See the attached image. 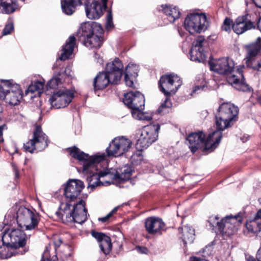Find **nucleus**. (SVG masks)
Returning <instances> with one entry per match:
<instances>
[{"instance_id":"1","label":"nucleus","mask_w":261,"mask_h":261,"mask_svg":"<svg viewBox=\"0 0 261 261\" xmlns=\"http://www.w3.org/2000/svg\"><path fill=\"white\" fill-rule=\"evenodd\" d=\"M70 155L77 160L82 165V172L88 182V188L94 189L95 187L102 185L100 178L106 177L109 180H106L110 184L114 180L123 182L129 180L131 177L133 170L128 165H125L119 171L112 168L101 170V164L105 162V153L90 156L73 146L69 148Z\"/></svg>"},{"instance_id":"2","label":"nucleus","mask_w":261,"mask_h":261,"mask_svg":"<svg viewBox=\"0 0 261 261\" xmlns=\"http://www.w3.org/2000/svg\"><path fill=\"white\" fill-rule=\"evenodd\" d=\"M85 187L83 181L78 179L69 180L64 189L66 203L63 209L56 212L57 217L65 224H82L87 219L85 202L79 196Z\"/></svg>"},{"instance_id":"3","label":"nucleus","mask_w":261,"mask_h":261,"mask_svg":"<svg viewBox=\"0 0 261 261\" xmlns=\"http://www.w3.org/2000/svg\"><path fill=\"white\" fill-rule=\"evenodd\" d=\"M209 64L211 70L226 75L228 83L238 90L250 91L249 86L245 82L242 71L239 69L234 70V63L232 60L223 58L212 61Z\"/></svg>"},{"instance_id":"4","label":"nucleus","mask_w":261,"mask_h":261,"mask_svg":"<svg viewBox=\"0 0 261 261\" xmlns=\"http://www.w3.org/2000/svg\"><path fill=\"white\" fill-rule=\"evenodd\" d=\"M222 137V133L219 130H215L209 134L205 139V135L202 132L193 133L187 138V141L191 151L194 153L200 148H203L205 153L212 152L220 143Z\"/></svg>"},{"instance_id":"5","label":"nucleus","mask_w":261,"mask_h":261,"mask_svg":"<svg viewBox=\"0 0 261 261\" xmlns=\"http://www.w3.org/2000/svg\"><path fill=\"white\" fill-rule=\"evenodd\" d=\"M181 85L182 81L180 78L174 73L163 75L161 77L159 82V88L166 98L159 108V113L164 114L171 108L172 103L170 97L175 94Z\"/></svg>"},{"instance_id":"6","label":"nucleus","mask_w":261,"mask_h":261,"mask_svg":"<svg viewBox=\"0 0 261 261\" xmlns=\"http://www.w3.org/2000/svg\"><path fill=\"white\" fill-rule=\"evenodd\" d=\"M103 29L99 23H85L77 32L79 40L87 47L99 48L103 42Z\"/></svg>"},{"instance_id":"7","label":"nucleus","mask_w":261,"mask_h":261,"mask_svg":"<svg viewBox=\"0 0 261 261\" xmlns=\"http://www.w3.org/2000/svg\"><path fill=\"white\" fill-rule=\"evenodd\" d=\"M219 220L218 216H211L208 220V223L213 229L214 227L218 228L222 236H230L237 231L243 219L240 214H238L226 216L220 221Z\"/></svg>"},{"instance_id":"8","label":"nucleus","mask_w":261,"mask_h":261,"mask_svg":"<svg viewBox=\"0 0 261 261\" xmlns=\"http://www.w3.org/2000/svg\"><path fill=\"white\" fill-rule=\"evenodd\" d=\"M239 113V109L230 102L221 104L216 114V125L217 130L222 131L229 127L230 123L236 120Z\"/></svg>"},{"instance_id":"9","label":"nucleus","mask_w":261,"mask_h":261,"mask_svg":"<svg viewBox=\"0 0 261 261\" xmlns=\"http://www.w3.org/2000/svg\"><path fill=\"white\" fill-rule=\"evenodd\" d=\"M22 95L19 85L13 80H1L0 100H5L10 105L16 106L20 103Z\"/></svg>"},{"instance_id":"10","label":"nucleus","mask_w":261,"mask_h":261,"mask_svg":"<svg viewBox=\"0 0 261 261\" xmlns=\"http://www.w3.org/2000/svg\"><path fill=\"white\" fill-rule=\"evenodd\" d=\"M160 129V126L158 124H151L138 130L136 135L137 149H146L154 142L158 138Z\"/></svg>"},{"instance_id":"11","label":"nucleus","mask_w":261,"mask_h":261,"mask_svg":"<svg viewBox=\"0 0 261 261\" xmlns=\"http://www.w3.org/2000/svg\"><path fill=\"white\" fill-rule=\"evenodd\" d=\"M40 220L38 213L35 210L20 206L16 212V221L21 228L31 230L37 228Z\"/></svg>"},{"instance_id":"12","label":"nucleus","mask_w":261,"mask_h":261,"mask_svg":"<svg viewBox=\"0 0 261 261\" xmlns=\"http://www.w3.org/2000/svg\"><path fill=\"white\" fill-rule=\"evenodd\" d=\"M26 241V235L23 231L19 229H6L2 236L4 244L10 245L17 251L25 250V253L28 251V249L25 247Z\"/></svg>"},{"instance_id":"13","label":"nucleus","mask_w":261,"mask_h":261,"mask_svg":"<svg viewBox=\"0 0 261 261\" xmlns=\"http://www.w3.org/2000/svg\"><path fill=\"white\" fill-rule=\"evenodd\" d=\"M184 26L190 34L200 33L207 29L209 22L204 14L190 13L185 18Z\"/></svg>"},{"instance_id":"14","label":"nucleus","mask_w":261,"mask_h":261,"mask_svg":"<svg viewBox=\"0 0 261 261\" xmlns=\"http://www.w3.org/2000/svg\"><path fill=\"white\" fill-rule=\"evenodd\" d=\"M48 143L47 136L43 133L41 126L36 125L32 138L24 143L23 148L25 151L33 153L35 150H43L48 146Z\"/></svg>"},{"instance_id":"15","label":"nucleus","mask_w":261,"mask_h":261,"mask_svg":"<svg viewBox=\"0 0 261 261\" xmlns=\"http://www.w3.org/2000/svg\"><path fill=\"white\" fill-rule=\"evenodd\" d=\"M132 141L123 136L115 138L109 144L106 149L108 156L115 157L120 156L124 154L127 156L128 152L132 148Z\"/></svg>"},{"instance_id":"16","label":"nucleus","mask_w":261,"mask_h":261,"mask_svg":"<svg viewBox=\"0 0 261 261\" xmlns=\"http://www.w3.org/2000/svg\"><path fill=\"white\" fill-rule=\"evenodd\" d=\"M260 48V37H258L255 42L247 46L246 63L248 66L257 71H261V55H258Z\"/></svg>"},{"instance_id":"17","label":"nucleus","mask_w":261,"mask_h":261,"mask_svg":"<svg viewBox=\"0 0 261 261\" xmlns=\"http://www.w3.org/2000/svg\"><path fill=\"white\" fill-rule=\"evenodd\" d=\"M73 97L72 92L67 89H63L54 92L49 100L52 107L60 109L67 107Z\"/></svg>"},{"instance_id":"18","label":"nucleus","mask_w":261,"mask_h":261,"mask_svg":"<svg viewBox=\"0 0 261 261\" xmlns=\"http://www.w3.org/2000/svg\"><path fill=\"white\" fill-rule=\"evenodd\" d=\"M207 44L204 36H198L193 43L190 50V59L192 61L197 62H203L206 58L204 51V46Z\"/></svg>"},{"instance_id":"19","label":"nucleus","mask_w":261,"mask_h":261,"mask_svg":"<svg viewBox=\"0 0 261 261\" xmlns=\"http://www.w3.org/2000/svg\"><path fill=\"white\" fill-rule=\"evenodd\" d=\"M123 102L131 109L132 112L134 110L144 109L145 98L139 91H129L124 94Z\"/></svg>"},{"instance_id":"20","label":"nucleus","mask_w":261,"mask_h":261,"mask_svg":"<svg viewBox=\"0 0 261 261\" xmlns=\"http://www.w3.org/2000/svg\"><path fill=\"white\" fill-rule=\"evenodd\" d=\"M108 0H102V3L93 1L90 4L85 3V8L87 17L90 19H96L100 18L103 10L107 8Z\"/></svg>"},{"instance_id":"21","label":"nucleus","mask_w":261,"mask_h":261,"mask_svg":"<svg viewBox=\"0 0 261 261\" xmlns=\"http://www.w3.org/2000/svg\"><path fill=\"white\" fill-rule=\"evenodd\" d=\"M123 65L121 61L118 58H116L113 61L107 64L105 70L113 77V82H119L122 75Z\"/></svg>"},{"instance_id":"22","label":"nucleus","mask_w":261,"mask_h":261,"mask_svg":"<svg viewBox=\"0 0 261 261\" xmlns=\"http://www.w3.org/2000/svg\"><path fill=\"white\" fill-rule=\"evenodd\" d=\"M145 226L146 231L150 234H161L165 226V223L162 219L151 217L145 220Z\"/></svg>"},{"instance_id":"23","label":"nucleus","mask_w":261,"mask_h":261,"mask_svg":"<svg viewBox=\"0 0 261 261\" xmlns=\"http://www.w3.org/2000/svg\"><path fill=\"white\" fill-rule=\"evenodd\" d=\"M114 79L106 72H99L94 79L93 87L95 91L105 88L109 84H117L118 82H113Z\"/></svg>"},{"instance_id":"24","label":"nucleus","mask_w":261,"mask_h":261,"mask_svg":"<svg viewBox=\"0 0 261 261\" xmlns=\"http://www.w3.org/2000/svg\"><path fill=\"white\" fill-rule=\"evenodd\" d=\"M139 70V66L136 64L130 63L126 67L124 72V80L127 86L133 87V81L138 76Z\"/></svg>"},{"instance_id":"25","label":"nucleus","mask_w":261,"mask_h":261,"mask_svg":"<svg viewBox=\"0 0 261 261\" xmlns=\"http://www.w3.org/2000/svg\"><path fill=\"white\" fill-rule=\"evenodd\" d=\"M20 8L18 0H0V13L10 14Z\"/></svg>"},{"instance_id":"26","label":"nucleus","mask_w":261,"mask_h":261,"mask_svg":"<svg viewBox=\"0 0 261 261\" xmlns=\"http://www.w3.org/2000/svg\"><path fill=\"white\" fill-rule=\"evenodd\" d=\"M3 245L0 246V259H7L12 256L23 255L25 253V250L22 249L21 251H17L10 245L3 243Z\"/></svg>"},{"instance_id":"27","label":"nucleus","mask_w":261,"mask_h":261,"mask_svg":"<svg viewBox=\"0 0 261 261\" xmlns=\"http://www.w3.org/2000/svg\"><path fill=\"white\" fill-rule=\"evenodd\" d=\"M75 45V38L70 36L67 40L66 43L63 46L62 53L59 57L61 61H65L69 58L72 55Z\"/></svg>"},{"instance_id":"28","label":"nucleus","mask_w":261,"mask_h":261,"mask_svg":"<svg viewBox=\"0 0 261 261\" xmlns=\"http://www.w3.org/2000/svg\"><path fill=\"white\" fill-rule=\"evenodd\" d=\"M62 11L67 15H71L75 11L76 7L82 5L81 0H61Z\"/></svg>"},{"instance_id":"29","label":"nucleus","mask_w":261,"mask_h":261,"mask_svg":"<svg viewBox=\"0 0 261 261\" xmlns=\"http://www.w3.org/2000/svg\"><path fill=\"white\" fill-rule=\"evenodd\" d=\"M161 7L162 11L169 22H173L179 18L180 13L177 7L173 5H162Z\"/></svg>"},{"instance_id":"30","label":"nucleus","mask_w":261,"mask_h":261,"mask_svg":"<svg viewBox=\"0 0 261 261\" xmlns=\"http://www.w3.org/2000/svg\"><path fill=\"white\" fill-rule=\"evenodd\" d=\"M179 230L181 233L180 238L181 239L185 246L188 244H192L195 238V230L192 227L185 225L181 228H179Z\"/></svg>"},{"instance_id":"31","label":"nucleus","mask_w":261,"mask_h":261,"mask_svg":"<svg viewBox=\"0 0 261 261\" xmlns=\"http://www.w3.org/2000/svg\"><path fill=\"white\" fill-rule=\"evenodd\" d=\"M232 28L233 31L238 35L242 34L248 30H251L241 16L238 17L236 19L232 25Z\"/></svg>"},{"instance_id":"32","label":"nucleus","mask_w":261,"mask_h":261,"mask_svg":"<svg viewBox=\"0 0 261 261\" xmlns=\"http://www.w3.org/2000/svg\"><path fill=\"white\" fill-rule=\"evenodd\" d=\"M261 230V222L256 218L247 221L246 223V231L245 233L255 234L258 233Z\"/></svg>"},{"instance_id":"33","label":"nucleus","mask_w":261,"mask_h":261,"mask_svg":"<svg viewBox=\"0 0 261 261\" xmlns=\"http://www.w3.org/2000/svg\"><path fill=\"white\" fill-rule=\"evenodd\" d=\"M241 17L251 29H255L259 17L257 13L254 12H250Z\"/></svg>"},{"instance_id":"34","label":"nucleus","mask_w":261,"mask_h":261,"mask_svg":"<svg viewBox=\"0 0 261 261\" xmlns=\"http://www.w3.org/2000/svg\"><path fill=\"white\" fill-rule=\"evenodd\" d=\"M44 83V80L43 81H35L29 86L28 89L25 90V94H27L29 92L33 93L35 92H37L39 94L42 93L43 92Z\"/></svg>"},{"instance_id":"35","label":"nucleus","mask_w":261,"mask_h":261,"mask_svg":"<svg viewBox=\"0 0 261 261\" xmlns=\"http://www.w3.org/2000/svg\"><path fill=\"white\" fill-rule=\"evenodd\" d=\"M142 109L132 111V115L133 117L138 120L150 121L152 119V116L147 113L142 111Z\"/></svg>"},{"instance_id":"36","label":"nucleus","mask_w":261,"mask_h":261,"mask_svg":"<svg viewBox=\"0 0 261 261\" xmlns=\"http://www.w3.org/2000/svg\"><path fill=\"white\" fill-rule=\"evenodd\" d=\"M99 247L101 251L105 254H108L112 249V243L109 237L105 238L99 244Z\"/></svg>"},{"instance_id":"37","label":"nucleus","mask_w":261,"mask_h":261,"mask_svg":"<svg viewBox=\"0 0 261 261\" xmlns=\"http://www.w3.org/2000/svg\"><path fill=\"white\" fill-rule=\"evenodd\" d=\"M138 150L133 152L129 158V161L133 165H138L141 164L143 161V154L141 152L142 150L137 149Z\"/></svg>"},{"instance_id":"38","label":"nucleus","mask_w":261,"mask_h":261,"mask_svg":"<svg viewBox=\"0 0 261 261\" xmlns=\"http://www.w3.org/2000/svg\"><path fill=\"white\" fill-rule=\"evenodd\" d=\"M199 84L197 83L196 85L193 88V90L191 92V95L192 96H195V95L197 94L200 93L201 91H203L204 88L205 86L206 82L203 78L202 75L199 77Z\"/></svg>"},{"instance_id":"39","label":"nucleus","mask_w":261,"mask_h":261,"mask_svg":"<svg viewBox=\"0 0 261 261\" xmlns=\"http://www.w3.org/2000/svg\"><path fill=\"white\" fill-rule=\"evenodd\" d=\"M62 83L61 79L58 76H55L50 79L46 85L47 90L56 89Z\"/></svg>"},{"instance_id":"40","label":"nucleus","mask_w":261,"mask_h":261,"mask_svg":"<svg viewBox=\"0 0 261 261\" xmlns=\"http://www.w3.org/2000/svg\"><path fill=\"white\" fill-rule=\"evenodd\" d=\"M50 246L46 247V248L42 254V258L40 261H57L58 259L57 255H53L51 258L49 256V249Z\"/></svg>"},{"instance_id":"41","label":"nucleus","mask_w":261,"mask_h":261,"mask_svg":"<svg viewBox=\"0 0 261 261\" xmlns=\"http://www.w3.org/2000/svg\"><path fill=\"white\" fill-rule=\"evenodd\" d=\"M118 209V207H114L109 214H108L106 216L99 218L98 220L99 221H101L103 223H107L109 222L110 219L112 217L113 214L115 213Z\"/></svg>"},{"instance_id":"42","label":"nucleus","mask_w":261,"mask_h":261,"mask_svg":"<svg viewBox=\"0 0 261 261\" xmlns=\"http://www.w3.org/2000/svg\"><path fill=\"white\" fill-rule=\"evenodd\" d=\"M114 27L113 22V17L111 11L109 10L108 12L107 16V22L106 28L107 30H109Z\"/></svg>"},{"instance_id":"43","label":"nucleus","mask_w":261,"mask_h":261,"mask_svg":"<svg viewBox=\"0 0 261 261\" xmlns=\"http://www.w3.org/2000/svg\"><path fill=\"white\" fill-rule=\"evenodd\" d=\"M232 20L231 19L226 17L221 27L222 30L226 32H229L231 30Z\"/></svg>"},{"instance_id":"44","label":"nucleus","mask_w":261,"mask_h":261,"mask_svg":"<svg viewBox=\"0 0 261 261\" xmlns=\"http://www.w3.org/2000/svg\"><path fill=\"white\" fill-rule=\"evenodd\" d=\"M14 30V26L12 23L7 24L3 31V35H7L10 34Z\"/></svg>"},{"instance_id":"45","label":"nucleus","mask_w":261,"mask_h":261,"mask_svg":"<svg viewBox=\"0 0 261 261\" xmlns=\"http://www.w3.org/2000/svg\"><path fill=\"white\" fill-rule=\"evenodd\" d=\"M92 236L95 238L100 243L105 238V237H108V236L105 235L101 232H98L93 231L92 232Z\"/></svg>"},{"instance_id":"46","label":"nucleus","mask_w":261,"mask_h":261,"mask_svg":"<svg viewBox=\"0 0 261 261\" xmlns=\"http://www.w3.org/2000/svg\"><path fill=\"white\" fill-rule=\"evenodd\" d=\"M137 251L142 254H147L148 250L145 247L137 246L136 248Z\"/></svg>"},{"instance_id":"47","label":"nucleus","mask_w":261,"mask_h":261,"mask_svg":"<svg viewBox=\"0 0 261 261\" xmlns=\"http://www.w3.org/2000/svg\"><path fill=\"white\" fill-rule=\"evenodd\" d=\"M95 60H96V62L98 63L100 65H102L103 63V59L100 57V55L97 54V53H95L94 56Z\"/></svg>"},{"instance_id":"48","label":"nucleus","mask_w":261,"mask_h":261,"mask_svg":"<svg viewBox=\"0 0 261 261\" xmlns=\"http://www.w3.org/2000/svg\"><path fill=\"white\" fill-rule=\"evenodd\" d=\"M190 261H208L205 258H201L197 256H193L191 257L190 259Z\"/></svg>"},{"instance_id":"49","label":"nucleus","mask_w":261,"mask_h":261,"mask_svg":"<svg viewBox=\"0 0 261 261\" xmlns=\"http://www.w3.org/2000/svg\"><path fill=\"white\" fill-rule=\"evenodd\" d=\"M256 258L257 261H261V244L260 247L259 248L257 251Z\"/></svg>"},{"instance_id":"50","label":"nucleus","mask_w":261,"mask_h":261,"mask_svg":"<svg viewBox=\"0 0 261 261\" xmlns=\"http://www.w3.org/2000/svg\"><path fill=\"white\" fill-rule=\"evenodd\" d=\"M255 218H256L260 222H261V208L258 211Z\"/></svg>"},{"instance_id":"51","label":"nucleus","mask_w":261,"mask_h":261,"mask_svg":"<svg viewBox=\"0 0 261 261\" xmlns=\"http://www.w3.org/2000/svg\"><path fill=\"white\" fill-rule=\"evenodd\" d=\"M14 172H15V176L16 178H18L19 177V174H18V171L16 168V167L14 164L12 165Z\"/></svg>"},{"instance_id":"52","label":"nucleus","mask_w":261,"mask_h":261,"mask_svg":"<svg viewBox=\"0 0 261 261\" xmlns=\"http://www.w3.org/2000/svg\"><path fill=\"white\" fill-rule=\"evenodd\" d=\"M255 6L261 8V0H252Z\"/></svg>"},{"instance_id":"53","label":"nucleus","mask_w":261,"mask_h":261,"mask_svg":"<svg viewBox=\"0 0 261 261\" xmlns=\"http://www.w3.org/2000/svg\"><path fill=\"white\" fill-rule=\"evenodd\" d=\"M257 29L261 32V16L259 17L256 26Z\"/></svg>"},{"instance_id":"54","label":"nucleus","mask_w":261,"mask_h":261,"mask_svg":"<svg viewBox=\"0 0 261 261\" xmlns=\"http://www.w3.org/2000/svg\"><path fill=\"white\" fill-rule=\"evenodd\" d=\"M6 127V126L5 124L0 126V137L3 135V130Z\"/></svg>"},{"instance_id":"55","label":"nucleus","mask_w":261,"mask_h":261,"mask_svg":"<svg viewBox=\"0 0 261 261\" xmlns=\"http://www.w3.org/2000/svg\"><path fill=\"white\" fill-rule=\"evenodd\" d=\"M247 261H256L255 258L252 256H249L247 258Z\"/></svg>"},{"instance_id":"56","label":"nucleus","mask_w":261,"mask_h":261,"mask_svg":"<svg viewBox=\"0 0 261 261\" xmlns=\"http://www.w3.org/2000/svg\"><path fill=\"white\" fill-rule=\"evenodd\" d=\"M247 139H248V137H246L245 139H244V137L243 138H241V140H242L243 142H246L247 140Z\"/></svg>"},{"instance_id":"57","label":"nucleus","mask_w":261,"mask_h":261,"mask_svg":"<svg viewBox=\"0 0 261 261\" xmlns=\"http://www.w3.org/2000/svg\"><path fill=\"white\" fill-rule=\"evenodd\" d=\"M3 229V226L0 224V231H1Z\"/></svg>"},{"instance_id":"58","label":"nucleus","mask_w":261,"mask_h":261,"mask_svg":"<svg viewBox=\"0 0 261 261\" xmlns=\"http://www.w3.org/2000/svg\"><path fill=\"white\" fill-rule=\"evenodd\" d=\"M258 201H259L260 204H261V198L258 199Z\"/></svg>"},{"instance_id":"59","label":"nucleus","mask_w":261,"mask_h":261,"mask_svg":"<svg viewBox=\"0 0 261 261\" xmlns=\"http://www.w3.org/2000/svg\"><path fill=\"white\" fill-rule=\"evenodd\" d=\"M203 256L204 257H206V254H204V255H203Z\"/></svg>"},{"instance_id":"60","label":"nucleus","mask_w":261,"mask_h":261,"mask_svg":"<svg viewBox=\"0 0 261 261\" xmlns=\"http://www.w3.org/2000/svg\"><path fill=\"white\" fill-rule=\"evenodd\" d=\"M205 250V249H203V253L204 252Z\"/></svg>"},{"instance_id":"61","label":"nucleus","mask_w":261,"mask_h":261,"mask_svg":"<svg viewBox=\"0 0 261 261\" xmlns=\"http://www.w3.org/2000/svg\"><path fill=\"white\" fill-rule=\"evenodd\" d=\"M67 69H66L65 70V72H67Z\"/></svg>"},{"instance_id":"62","label":"nucleus","mask_w":261,"mask_h":261,"mask_svg":"<svg viewBox=\"0 0 261 261\" xmlns=\"http://www.w3.org/2000/svg\"><path fill=\"white\" fill-rule=\"evenodd\" d=\"M21 1H22V2H24V1H25V0H21Z\"/></svg>"}]
</instances>
